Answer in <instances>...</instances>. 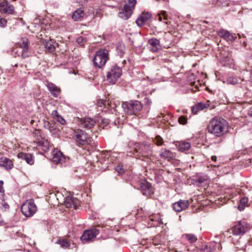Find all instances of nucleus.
I'll list each match as a JSON object with an SVG mask.
<instances>
[{"label":"nucleus","mask_w":252,"mask_h":252,"mask_svg":"<svg viewBox=\"0 0 252 252\" xmlns=\"http://www.w3.org/2000/svg\"><path fill=\"white\" fill-rule=\"evenodd\" d=\"M228 123L223 118L215 117L209 122L207 126L208 131L216 136H221L227 127Z\"/></svg>","instance_id":"f257e3e1"},{"label":"nucleus","mask_w":252,"mask_h":252,"mask_svg":"<svg viewBox=\"0 0 252 252\" xmlns=\"http://www.w3.org/2000/svg\"><path fill=\"white\" fill-rule=\"evenodd\" d=\"M72 138L79 146L91 145L93 141L88 133L80 128L73 129Z\"/></svg>","instance_id":"f03ea898"},{"label":"nucleus","mask_w":252,"mask_h":252,"mask_svg":"<svg viewBox=\"0 0 252 252\" xmlns=\"http://www.w3.org/2000/svg\"><path fill=\"white\" fill-rule=\"evenodd\" d=\"M108 51L106 49H100L97 51L93 59V63L95 67L101 68L109 60Z\"/></svg>","instance_id":"7ed1b4c3"},{"label":"nucleus","mask_w":252,"mask_h":252,"mask_svg":"<svg viewBox=\"0 0 252 252\" xmlns=\"http://www.w3.org/2000/svg\"><path fill=\"white\" fill-rule=\"evenodd\" d=\"M122 107L125 111L129 115H137L142 109V105L137 100H131L122 103Z\"/></svg>","instance_id":"20e7f679"},{"label":"nucleus","mask_w":252,"mask_h":252,"mask_svg":"<svg viewBox=\"0 0 252 252\" xmlns=\"http://www.w3.org/2000/svg\"><path fill=\"white\" fill-rule=\"evenodd\" d=\"M32 136L34 138L33 142L37 143L38 146L42 147L44 151L46 152L49 150V141L39 130L34 129L32 133Z\"/></svg>","instance_id":"39448f33"},{"label":"nucleus","mask_w":252,"mask_h":252,"mask_svg":"<svg viewBox=\"0 0 252 252\" xmlns=\"http://www.w3.org/2000/svg\"><path fill=\"white\" fill-rule=\"evenodd\" d=\"M29 41L27 38H22L17 47L14 48L13 51L18 56L25 59L29 56Z\"/></svg>","instance_id":"423d86ee"},{"label":"nucleus","mask_w":252,"mask_h":252,"mask_svg":"<svg viewBox=\"0 0 252 252\" xmlns=\"http://www.w3.org/2000/svg\"><path fill=\"white\" fill-rule=\"evenodd\" d=\"M22 214L26 217H32L37 211V207L32 199L24 202L21 208Z\"/></svg>","instance_id":"0eeeda50"},{"label":"nucleus","mask_w":252,"mask_h":252,"mask_svg":"<svg viewBox=\"0 0 252 252\" xmlns=\"http://www.w3.org/2000/svg\"><path fill=\"white\" fill-rule=\"evenodd\" d=\"M136 3V0H128V3L124 4L123 7L120 9L119 17L123 20L128 19L132 14Z\"/></svg>","instance_id":"6e6552de"},{"label":"nucleus","mask_w":252,"mask_h":252,"mask_svg":"<svg viewBox=\"0 0 252 252\" xmlns=\"http://www.w3.org/2000/svg\"><path fill=\"white\" fill-rule=\"evenodd\" d=\"M122 70L117 65L113 66L107 74V79L113 84L116 83L118 79L121 76Z\"/></svg>","instance_id":"1a4fd4ad"},{"label":"nucleus","mask_w":252,"mask_h":252,"mask_svg":"<svg viewBox=\"0 0 252 252\" xmlns=\"http://www.w3.org/2000/svg\"><path fill=\"white\" fill-rule=\"evenodd\" d=\"M135 153H138L142 157L149 158L152 155V147L150 144L141 143L136 145L134 150Z\"/></svg>","instance_id":"9d476101"},{"label":"nucleus","mask_w":252,"mask_h":252,"mask_svg":"<svg viewBox=\"0 0 252 252\" xmlns=\"http://www.w3.org/2000/svg\"><path fill=\"white\" fill-rule=\"evenodd\" d=\"M99 233V230L97 228L85 230L80 237V239L84 243L93 241Z\"/></svg>","instance_id":"9b49d317"},{"label":"nucleus","mask_w":252,"mask_h":252,"mask_svg":"<svg viewBox=\"0 0 252 252\" xmlns=\"http://www.w3.org/2000/svg\"><path fill=\"white\" fill-rule=\"evenodd\" d=\"M140 188L142 193L147 197L150 196L154 193V190L151 184L147 181L144 180L140 183Z\"/></svg>","instance_id":"f8f14e48"},{"label":"nucleus","mask_w":252,"mask_h":252,"mask_svg":"<svg viewBox=\"0 0 252 252\" xmlns=\"http://www.w3.org/2000/svg\"><path fill=\"white\" fill-rule=\"evenodd\" d=\"M95 123V120L90 117H86L81 118L79 122V124L82 128L90 129L94 126Z\"/></svg>","instance_id":"ddd939ff"},{"label":"nucleus","mask_w":252,"mask_h":252,"mask_svg":"<svg viewBox=\"0 0 252 252\" xmlns=\"http://www.w3.org/2000/svg\"><path fill=\"white\" fill-rule=\"evenodd\" d=\"M0 11L4 14H13L14 8L13 5L9 4L7 1L3 0L0 2Z\"/></svg>","instance_id":"4468645a"},{"label":"nucleus","mask_w":252,"mask_h":252,"mask_svg":"<svg viewBox=\"0 0 252 252\" xmlns=\"http://www.w3.org/2000/svg\"><path fill=\"white\" fill-rule=\"evenodd\" d=\"M63 249H73L76 248V245L73 241L65 238H60L56 242Z\"/></svg>","instance_id":"2eb2a0df"},{"label":"nucleus","mask_w":252,"mask_h":252,"mask_svg":"<svg viewBox=\"0 0 252 252\" xmlns=\"http://www.w3.org/2000/svg\"><path fill=\"white\" fill-rule=\"evenodd\" d=\"M152 14L149 12H142L135 22L139 27H142L151 18Z\"/></svg>","instance_id":"dca6fc26"},{"label":"nucleus","mask_w":252,"mask_h":252,"mask_svg":"<svg viewBox=\"0 0 252 252\" xmlns=\"http://www.w3.org/2000/svg\"><path fill=\"white\" fill-rule=\"evenodd\" d=\"M189 205L188 200H180L173 204V208L176 212H181L187 208Z\"/></svg>","instance_id":"f3484780"},{"label":"nucleus","mask_w":252,"mask_h":252,"mask_svg":"<svg viewBox=\"0 0 252 252\" xmlns=\"http://www.w3.org/2000/svg\"><path fill=\"white\" fill-rule=\"evenodd\" d=\"M0 167L4 168L7 170H9L13 167V163L9 158L2 157L0 158Z\"/></svg>","instance_id":"a211bd4d"},{"label":"nucleus","mask_w":252,"mask_h":252,"mask_svg":"<svg viewBox=\"0 0 252 252\" xmlns=\"http://www.w3.org/2000/svg\"><path fill=\"white\" fill-rule=\"evenodd\" d=\"M46 86L51 94L55 97H57L61 93V89L57 86L54 84L48 82Z\"/></svg>","instance_id":"6ab92c4d"},{"label":"nucleus","mask_w":252,"mask_h":252,"mask_svg":"<svg viewBox=\"0 0 252 252\" xmlns=\"http://www.w3.org/2000/svg\"><path fill=\"white\" fill-rule=\"evenodd\" d=\"M250 229L249 224L245 221H240L237 223V235H243Z\"/></svg>","instance_id":"aec40b11"},{"label":"nucleus","mask_w":252,"mask_h":252,"mask_svg":"<svg viewBox=\"0 0 252 252\" xmlns=\"http://www.w3.org/2000/svg\"><path fill=\"white\" fill-rule=\"evenodd\" d=\"M45 51L47 53H53L55 50V45H57L54 39H50L49 40H45L43 41Z\"/></svg>","instance_id":"412c9836"},{"label":"nucleus","mask_w":252,"mask_h":252,"mask_svg":"<svg viewBox=\"0 0 252 252\" xmlns=\"http://www.w3.org/2000/svg\"><path fill=\"white\" fill-rule=\"evenodd\" d=\"M17 157L19 158L25 160L27 163L30 165H32L34 163V159L32 155L29 153H19L17 155Z\"/></svg>","instance_id":"4be33fe9"},{"label":"nucleus","mask_w":252,"mask_h":252,"mask_svg":"<svg viewBox=\"0 0 252 252\" xmlns=\"http://www.w3.org/2000/svg\"><path fill=\"white\" fill-rule=\"evenodd\" d=\"M176 145L178 150L182 152H186L191 148L190 143L184 141L178 142Z\"/></svg>","instance_id":"5701e85b"},{"label":"nucleus","mask_w":252,"mask_h":252,"mask_svg":"<svg viewBox=\"0 0 252 252\" xmlns=\"http://www.w3.org/2000/svg\"><path fill=\"white\" fill-rule=\"evenodd\" d=\"M148 43L151 46V50L153 52H157L160 48V41L158 39H150Z\"/></svg>","instance_id":"b1692460"},{"label":"nucleus","mask_w":252,"mask_h":252,"mask_svg":"<svg viewBox=\"0 0 252 252\" xmlns=\"http://www.w3.org/2000/svg\"><path fill=\"white\" fill-rule=\"evenodd\" d=\"M53 161L57 163H62L64 162L65 158L61 152L54 150L53 153Z\"/></svg>","instance_id":"393cba45"},{"label":"nucleus","mask_w":252,"mask_h":252,"mask_svg":"<svg viewBox=\"0 0 252 252\" xmlns=\"http://www.w3.org/2000/svg\"><path fill=\"white\" fill-rule=\"evenodd\" d=\"M240 199L239 203L237 206V209L240 211H243L244 210L245 208L248 207L250 204L249 202V199L247 197H241L240 196Z\"/></svg>","instance_id":"a878e982"},{"label":"nucleus","mask_w":252,"mask_h":252,"mask_svg":"<svg viewBox=\"0 0 252 252\" xmlns=\"http://www.w3.org/2000/svg\"><path fill=\"white\" fill-rule=\"evenodd\" d=\"M159 155L162 158L167 159L169 161L174 159L175 157L173 153L171 152L170 150L166 149L161 151Z\"/></svg>","instance_id":"bb28decb"},{"label":"nucleus","mask_w":252,"mask_h":252,"mask_svg":"<svg viewBox=\"0 0 252 252\" xmlns=\"http://www.w3.org/2000/svg\"><path fill=\"white\" fill-rule=\"evenodd\" d=\"M208 179L209 177L206 174L200 173L197 174L193 179V181L194 184H201L208 181Z\"/></svg>","instance_id":"cd10ccee"},{"label":"nucleus","mask_w":252,"mask_h":252,"mask_svg":"<svg viewBox=\"0 0 252 252\" xmlns=\"http://www.w3.org/2000/svg\"><path fill=\"white\" fill-rule=\"evenodd\" d=\"M219 35L220 37H223L227 41L232 42L234 40V37L233 35L227 31H220L219 32Z\"/></svg>","instance_id":"c85d7f7f"},{"label":"nucleus","mask_w":252,"mask_h":252,"mask_svg":"<svg viewBox=\"0 0 252 252\" xmlns=\"http://www.w3.org/2000/svg\"><path fill=\"white\" fill-rule=\"evenodd\" d=\"M84 10L80 8L77 9L73 13L72 18L75 21H78L81 20L84 17Z\"/></svg>","instance_id":"c756f323"},{"label":"nucleus","mask_w":252,"mask_h":252,"mask_svg":"<svg viewBox=\"0 0 252 252\" xmlns=\"http://www.w3.org/2000/svg\"><path fill=\"white\" fill-rule=\"evenodd\" d=\"M64 204L65 206L67 208H73L75 209H77V208L75 201L74 199L72 197H66L65 200Z\"/></svg>","instance_id":"7c9ffc66"},{"label":"nucleus","mask_w":252,"mask_h":252,"mask_svg":"<svg viewBox=\"0 0 252 252\" xmlns=\"http://www.w3.org/2000/svg\"><path fill=\"white\" fill-rule=\"evenodd\" d=\"M183 238H185L189 243L192 244L196 242L197 240V236L193 234H184L182 236Z\"/></svg>","instance_id":"2f4dec72"},{"label":"nucleus","mask_w":252,"mask_h":252,"mask_svg":"<svg viewBox=\"0 0 252 252\" xmlns=\"http://www.w3.org/2000/svg\"><path fill=\"white\" fill-rule=\"evenodd\" d=\"M230 0H214L212 4L216 6H225L229 5Z\"/></svg>","instance_id":"473e14b6"},{"label":"nucleus","mask_w":252,"mask_h":252,"mask_svg":"<svg viewBox=\"0 0 252 252\" xmlns=\"http://www.w3.org/2000/svg\"><path fill=\"white\" fill-rule=\"evenodd\" d=\"M97 105L100 107H106V105H110L111 107H113L108 101L104 99L98 100L97 101Z\"/></svg>","instance_id":"72a5a7b5"},{"label":"nucleus","mask_w":252,"mask_h":252,"mask_svg":"<svg viewBox=\"0 0 252 252\" xmlns=\"http://www.w3.org/2000/svg\"><path fill=\"white\" fill-rule=\"evenodd\" d=\"M116 50L118 55L120 56H122L125 53V46L124 45L119 44L116 47Z\"/></svg>","instance_id":"f704fd0d"},{"label":"nucleus","mask_w":252,"mask_h":252,"mask_svg":"<svg viewBox=\"0 0 252 252\" xmlns=\"http://www.w3.org/2000/svg\"><path fill=\"white\" fill-rule=\"evenodd\" d=\"M0 203L5 210L9 208V205L4 201L3 196L2 195H0Z\"/></svg>","instance_id":"c9c22d12"},{"label":"nucleus","mask_w":252,"mask_h":252,"mask_svg":"<svg viewBox=\"0 0 252 252\" xmlns=\"http://www.w3.org/2000/svg\"><path fill=\"white\" fill-rule=\"evenodd\" d=\"M162 18L165 20L168 19L167 15L166 14V12L165 11H161L160 14L158 15V20L159 21L162 20Z\"/></svg>","instance_id":"e433bc0d"},{"label":"nucleus","mask_w":252,"mask_h":252,"mask_svg":"<svg viewBox=\"0 0 252 252\" xmlns=\"http://www.w3.org/2000/svg\"><path fill=\"white\" fill-rule=\"evenodd\" d=\"M154 142L157 145L160 146L162 145L163 141L160 136L158 135L155 137Z\"/></svg>","instance_id":"4c0bfd02"},{"label":"nucleus","mask_w":252,"mask_h":252,"mask_svg":"<svg viewBox=\"0 0 252 252\" xmlns=\"http://www.w3.org/2000/svg\"><path fill=\"white\" fill-rule=\"evenodd\" d=\"M247 190L248 189L246 187H241L238 188L237 187V194H239L240 195L241 194L245 195Z\"/></svg>","instance_id":"58836bf2"},{"label":"nucleus","mask_w":252,"mask_h":252,"mask_svg":"<svg viewBox=\"0 0 252 252\" xmlns=\"http://www.w3.org/2000/svg\"><path fill=\"white\" fill-rule=\"evenodd\" d=\"M227 83L229 84L235 85L236 84V79L232 76H229L227 79Z\"/></svg>","instance_id":"ea45409f"},{"label":"nucleus","mask_w":252,"mask_h":252,"mask_svg":"<svg viewBox=\"0 0 252 252\" xmlns=\"http://www.w3.org/2000/svg\"><path fill=\"white\" fill-rule=\"evenodd\" d=\"M196 105L199 111L202 110L208 107V105L207 104L202 102H199Z\"/></svg>","instance_id":"a19ab883"},{"label":"nucleus","mask_w":252,"mask_h":252,"mask_svg":"<svg viewBox=\"0 0 252 252\" xmlns=\"http://www.w3.org/2000/svg\"><path fill=\"white\" fill-rule=\"evenodd\" d=\"M45 127L50 131H52L55 129L54 125H52V124H50L49 122H47L45 123Z\"/></svg>","instance_id":"79ce46f5"},{"label":"nucleus","mask_w":252,"mask_h":252,"mask_svg":"<svg viewBox=\"0 0 252 252\" xmlns=\"http://www.w3.org/2000/svg\"><path fill=\"white\" fill-rule=\"evenodd\" d=\"M178 122L181 125H185L187 123V119L185 116H182L179 118Z\"/></svg>","instance_id":"37998d69"},{"label":"nucleus","mask_w":252,"mask_h":252,"mask_svg":"<svg viewBox=\"0 0 252 252\" xmlns=\"http://www.w3.org/2000/svg\"><path fill=\"white\" fill-rule=\"evenodd\" d=\"M236 224L233 225V226L230 229H229L227 231V233L229 234H232L234 235H235L236 234Z\"/></svg>","instance_id":"c03bdc74"},{"label":"nucleus","mask_w":252,"mask_h":252,"mask_svg":"<svg viewBox=\"0 0 252 252\" xmlns=\"http://www.w3.org/2000/svg\"><path fill=\"white\" fill-rule=\"evenodd\" d=\"M85 41H86V39L84 38L82 36H80V37L77 38V40H76V42L81 46H83L84 45V42Z\"/></svg>","instance_id":"a18cd8bd"},{"label":"nucleus","mask_w":252,"mask_h":252,"mask_svg":"<svg viewBox=\"0 0 252 252\" xmlns=\"http://www.w3.org/2000/svg\"><path fill=\"white\" fill-rule=\"evenodd\" d=\"M7 24V20L3 18H0V26L5 27Z\"/></svg>","instance_id":"49530a36"},{"label":"nucleus","mask_w":252,"mask_h":252,"mask_svg":"<svg viewBox=\"0 0 252 252\" xmlns=\"http://www.w3.org/2000/svg\"><path fill=\"white\" fill-rule=\"evenodd\" d=\"M200 251L202 252H211V249L207 246H205L200 249Z\"/></svg>","instance_id":"de8ad7c7"},{"label":"nucleus","mask_w":252,"mask_h":252,"mask_svg":"<svg viewBox=\"0 0 252 252\" xmlns=\"http://www.w3.org/2000/svg\"><path fill=\"white\" fill-rule=\"evenodd\" d=\"M115 169L119 174H122L124 172V169H123L122 166L120 165H117L115 167Z\"/></svg>","instance_id":"09e8293b"},{"label":"nucleus","mask_w":252,"mask_h":252,"mask_svg":"<svg viewBox=\"0 0 252 252\" xmlns=\"http://www.w3.org/2000/svg\"><path fill=\"white\" fill-rule=\"evenodd\" d=\"M56 120L62 125H64L65 124V120L61 115L58 116V118Z\"/></svg>","instance_id":"8fccbe9b"},{"label":"nucleus","mask_w":252,"mask_h":252,"mask_svg":"<svg viewBox=\"0 0 252 252\" xmlns=\"http://www.w3.org/2000/svg\"><path fill=\"white\" fill-rule=\"evenodd\" d=\"M191 111L193 114H196L199 110L195 104L194 106L191 107Z\"/></svg>","instance_id":"3c124183"},{"label":"nucleus","mask_w":252,"mask_h":252,"mask_svg":"<svg viewBox=\"0 0 252 252\" xmlns=\"http://www.w3.org/2000/svg\"><path fill=\"white\" fill-rule=\"evenodd\" d=\"M52 115L53 118L55 119H57L58 118V116L60 115L59 114L57 110H54L52 111Z\"/></svg>","instance_id":"603ef678"},{"label":"nucleus","mask_w":252,"mask_h":252,"mask_svg":"<svg viewBox=\"0 0 252 252\" xmlns=\"http://www.w3.org/2000/svg\"><path fill=\"white\" fill-rule=\"evenodd\" d=\"M144 102H145V105L147 106L150 105L152 103V101L151 100V99H150L149 98H147V97L145 98Z\"/></svg>","instance_id":"864d4df0"},{"label":"nucleus","mask_w":252,"mask_h":252,"mask_svg":"<svg viewBox=\"0 0 252 252\" xmlns=\"http://www.w3.org/2000/svg\"><path fill=\"white\" fill-rule=\"evenodd\" d=\"M3 184V182L1 180L0 181V192H2L4 190L3 189V187H2Z\"/></svg>","instance_id":"5fc2aeb1"},{"label":"nucleus","mask_w":252,"mask_h":252,"mask_svg":"<svg viewBox=\"0 0 252 252\" xmlns=\"http://www.w3.org/2000/svg\"><path fill=\"white\" fill-rule=\"evenodd\" d=\"M234 201H235V197H234L232 196V197H230L229 198V202H233Z\"/></svg>","instance_id":"6e6d98bb"},{"label":"nucleus","mask_w":252,"mask_h":252,"mask_svg":"<svg viewBox=\"0 0 252 252\" xmlns=\"http://www.w3.org/2000/svg\"><path fill=\"white\" fill-rule=\"evenodd\" d=\"M102 123H105V124H109V120H105V119H103L102 120Z\"/></svg>","instance_id":"4d7b16f0"},{"label":"nucleus","mask_w":252,"mask_h":252,"mask_svg":"<svg viewBox=\"0 0 252 252\" xmlns=\"http://www.w3.org/2000/svg\"><path fill=\"white\" fill-rule=\"evenodd\" d=\"M211 158H212V160L214 161H216V160H217V157L216 156H212Z\"/></svg>","instance_id":"13d9d810"},{"label":"nucleus","mask_w":252,"mask_h":252,"mask_svg":"<svg viewBox=\"0 0 252 252\" xmlns=\"http://www.w3.org/2000/svg\"><path fill=\"white\" fill-rule=\"evenodd\" d=\"M153 244H154V245H158L159 244V243H158V242L156 241V239L153 240Z\"/></svg>","instance_id":"bf43d9fd"},{"label":"nucleus","mask_w":252,"mask_h":252,"mask_svg":"<svg viewBox=\"0 0 252 252\" xmlns=\"http://www.w3.org/2000/svg\"><path fill=\"white\" fill-rule=\"evenodd\" d=\"M2 222H3V220H2L1 215L0 214V224H2Z\"/></svg>","instance_id":"052dcab7"},{"label":"nucleus","mask_w":252,"mask_h":252,"mask_svg":"<svg viewBox=\"0 0 252 252\" xmlns=\"http://www.w3.org/2000/svg\"><path fill=\"white\" fill-rule=\"evenodd\" d=\"M126 63V60H124V61H123V63Z\"/></svg>","instance_id":"680f3d73"},{"label":"nucleus","mask_w":252,"mask_h":252,"mask_svg":"<svg viewBox=\"0 0 252 252\" xmlns=\"http://www.w3.org/2000/svg\"><path fill=\"white\" fill-rule=\"evenodd\" d=\"M165 23L166 24H167H167H168V22H167V21H166V22H165Z\"/></svg>","instance_id":"e2e57ef3"},{"label":"nucleus","mask_w":252,"mask_h":252,"mask_svg":"<svg viewBox=\"0 0 252 252\" xmlns=\"http://www.w3.org/2000/svg\"><path fill=\"white\" fill-rule=\"evenodd\" d=\"M237 35L240 37V35L239 34L237 33Z\"/></svg>","instance_id":"0e129e2a"},{"label":"nucleus","mask_w":252,"mask_h":252,"mask_svg":"<svg viewBox=\"0 0 252 252\" xmlns=\"http://www.w3.org/2000/svg\"><path fill=\"white\" fill-rule=\"evenodd\" d=\"M107 154L105 155L106 156L108 155V152H106Z\"/></svg>","instance_id":"69168bd1"},{"label":"nucleus","mask_w":252,"mask_h":252,"mask_svg":"<svg viewBox=\"0 0 252 252\" xmlns=\"http://www.w3.org/2000/svg\"><path fill=\"white\" fill-rule=\"evenodd\" d=\"M244 73H247V74H248V72H244Z\"/></svg>","instance_id":"338daca9"},{"label":"nucleus","mask_w":252,"mask_h":252,"mask_svg":"<svg viewBox=\"0 0 252 252\" xmlns=\"http://www.w3.org/2000/svg\"><path fill=\"white\" fill-rule=\"evenodd\" d=\"M238 107H241V105H239L238 106Z\"/></svg>","instance_id":"774afa93"}]
</instances>
